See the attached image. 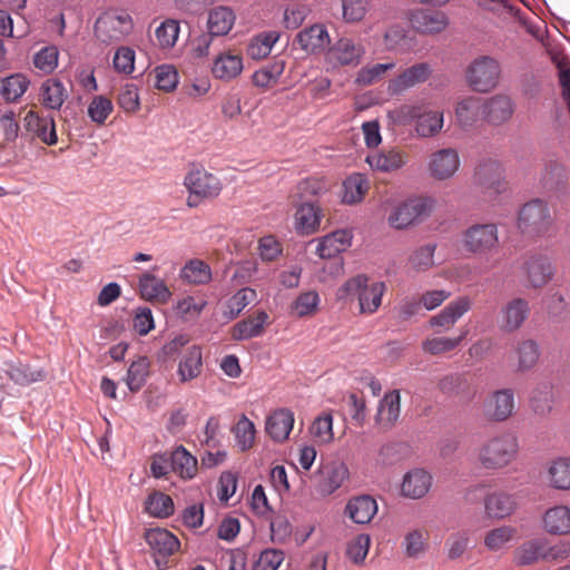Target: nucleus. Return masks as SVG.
<instances>
[{
    "label": "nucleus",
    "mask_w": 570,
    "mask_h": 570,
    "mask_svg": "<svg viewBox=\"0 0 570 570\" xmlns=\"http://www.w3.org/2000/svg\"><path fill=\"white\" fill-rule=\"evenodd\" d=\"M386 291L384 282L370 281L365 275H357L347 279L338 289L340 298L356 296L362 314H374L382 304Z\"/></svg>",
    "instance_id": "5"
},
{
    "label": "nucleus",
    "mask_w": 570,
    "mask_h": 570,
    "mask_svg": "<svg viewBox=\"0 0 570 570\" xmlns=\"http://www.w3.org/2000/svg\"><path fill=\"white\" fill-rule=\"evenodd\" d=\"M519 371L531 370L539 360V346L533 340H524L518 343L514 350Z\"/></svg>",
    "instance_id": "54"
},
{
    "label": "nucleus",
    "mask_w": 570,
    "mask_h": 570,
    "mask_svg": "<svg viewBox=\"0 0 570 570\" xmlns=\"http://www.w3.org/2000/svg\"><path fill=\"white\" fill-rule=\"evenodd\" d=\"M469 331L462 330L461 334L455 337L450 336H429L422 341V351L430 355H441L454 351L460 346L462 341L466 337Z\"/></svg>",
    "instance_id": "39"
},
{
    "label": "nucleus",
    "mask_w": 570,
    "mask_h": 570,
    "mask_svg": "<svg viewBox=\"0 0 570 570\" xmlns=\"http://www.w3.org/2000/svg\"><path fill=\"white\" fill-rule=\"evenodd\" d=\"M370 188L367 178L362 174H353L343 181L342 202L348 205L360 203Z\"/></svg>",
    "instance_id": "49"
},
{
    "label": "nucleus",
    "mask_w": 570,
    "mask_h": 570,
    "mask_svg": "<svg viewBox=\"0 0 570 570\" xmlns=\"http://www.w3.org/2000/svg\"><path fill=\"white\" fill-rule=\"evenodd\" d=\"M41 100L47 109L59 110L63 105L67 92L61 80L49 78L41 85Z\"/></svg>",
    "instance_id": "45"
},
{
    "label": "nucleus",
    "mask_w": 570,
    "mask_h": 570,
    "mask_svg": "<svg viewBox=\"0 0 570 570\" xmlns=\"http://www.w3.org/2000/svg\"><path fill=\"white\" fill-rule=\"evenodd\" d=\"M4 374L16 385L28 386L37 382H42L47 373L43 368H32L30 364L19 360L3 361L0 366V375Z\"/></svg>",
    "instance_id": "18"
},
{
    "label": "nucleus",
    "mask_w": 570,
    "mask_h": 570,
    "mask_svg": "<svg viewBox=\"0 0 570 570\" xmlns=\"http://www.w3.org/2000/svg\"><path fill=\"white\" fill-rule=\"evenodd\" d=\"M174 509L173 499L163 492L155 491L145 501V511L155 518H167Z\"/></svg>",
    "instance_id": "53"
},
{
    "label": "nucleus",
    "mask_w": 570,
    "mask_h": 570,
    "mask_svg": "<svg viewBox=\"0 0 570 570\" xmlns=\"http://www.w3.org/2000/svg\"><path fill=\"white\" fill-rule=\"evenodd\" d=\"M178 446H174L170 453H157L153 456L150 471L154 478L160 479L169 471L176 470V454Z\"/></svg>",
    "instance_id": "64"
},
{
    "label": "nucleus",
    "mask_w": 570,
    "mask_h": 570,
    "mask_svg": "<svg viewBox=\"0 0 570 570\" xmlns=\"http://www.w3.org/2000/svg\"><path fill=\"white\" fill-rule=\"evenodd\" d=\"M549 487L558 491H570V458H558L547 469Z\"/></svg>",
    "instance_id": "37"
},
{
    "label": "nucleus",
    "mask_w": 570,
    "mask_h": 570,
    "mask_svg": "<svg viewBox=\"0 0 570 570\" xmlns=\"http://www.w3.org/2000/svg\"><path fill=\"white\" fill-rule=\"evenodd\" d=\"M30 86L29 78L23 73H13L2 79L0 95L7 102H16Z\"/></svg>",
    "instance_id": "50"
},
{
    "label": "nucleus",
    "mask_w": 570,
    "mask_h": 570,
    "mask_svg": "<svg viewBox=\"0 0 570 570\" xmlns=\"http://www.w3.org/2000/svg\"><path fill=\"white\" fill-rule=\"evenodd\" d=\"M371 546V538L368 534H358L351 540L346 548V556L352 563L361 566L364 563Z\"/></svg>",
    "instance_id": "63"
},
{
    "label": "nucleus",
    "mask_w": 570,
    "mask_h": 570,
    "mask_svg": "<svg viewBox=\"0 0 570 570\" xmlns=\"http://www.w3.org/2000/svg\"><path fill=\"white\" fill-rule=\"evenodd\" d=\"M456 119L462 127L474 126L480 118H483V99L469 96L460 100L455 108Z\"/></svg>",
    "instance_id": "35"
},
{
    "label": "nucleus",
    "mask_w": 570,
    "mask_h": 570,
    "mask_svg": "<svg viewBox=\"0 0 570 570\" xmlns=\"http://www.w3.org/2000/svg\"><path fill=\"white\" fill-rule=\"evenodd\" d=\"M184 185L189 193L186 204L190 208L217 197L222 190L219 178L202 168L189 171L184 179Z\"/></svg>",
    "instance_id": "7"
},
{
    "label": "nucleus",
    "mask_w": 570,
    "mask_h": 570,
    "mask_svg": "<svg viewBox=\"0 0 570 570\" xmlns=\"http://www.w3.org/2000/svg\"><path fill=\"white\" fill-rule=\"evenodd\" d=\"M513 560L519 566H530L544 560V540L531 539L524 541L513 552Z\"/></svg>",
    "instance_id": "46"
},
{
    "label": "nucleus",
    "mask_w": 570,
    "mask_h": 570,
    "mask_svg": "<svg viewBox=\"0 0 570 570\" xmlns=\"http://www.w3.org/2000/svg\"><path fill=\"white\" fill-rule=\"evenodd\" d=\"M533 118L535 138L541 149L552 150L564 147L570 138V118L558 99L542 102Z\"/></svg>",
    "instance_id": "1"
},
{
    "label": "nucleus",
    "mask_w": 570,
    "mask_h": 570,
    "mask_svg": "<svg viewBox=\"0 0 570 570\" xmlns=\"http://www.w3.org/2000/svg\"><path fill=\"white\" fill-rule=\"evenodd\" d=\"M530 313L528 301L514 298L510 301L502 309V326L507 331H515L524 323Z\"/></svg>",
    "instance_id": "38"
},
{
    "label": "nucleus",
    "mask_w": 570,
    "mask_h": 570,
    "mask_svg": "<svg viewBox=\"0 0 570 570\" xmlns=\"http://www.w3.org/2000/svg\"><path fill=\"white\" fill-rule=\"evenodd\" d=\"M541 525L544 532L551 535L570 534V507L556 504L548 508L542 513Z\"/></svg>",
    "instance_id": "24"
},
{
    "label": "nucleus",
    "mask_w": 570,
    "mask_h": 570,
    "mask_svg": "<svg viewBox=\"0 0 570 570\" xmlns=\"http://www.w3.org/2000/svg\"><path fill=\"white\" fill-rule=\"evenodd\" d=\"M59 50L56 46H46L33 56V65L45 75H50L58 67Z\"/></svg>",
    "instance_id": "61"
},
{
    "label": "nucleus",
    "mask_w": 570,
    "mask_h": 570,
    "mask_svg": "<svg viewBox=\"0 0 570 570\" xmlns=\"http://www.w3.org/2000/svg\"><path fill=\"white\" fill-rule=\"evenodd\" d=\"M132 30L131 17L122 14H105L95 23V35L104 43L121 41Z\"/></svg>",
    "instance_id": "12"
},
{
    "label": "nucleus",
    "mask_w": 570,
    "mask_h": 570,
    "mask_svg": "<svg viewBox=\"0 0 570 570\" xmlns=\"http://www.w3.org/2000/svg\"><path fill=\"white\" fill-rule=\"evenodd\" d=\"M365 52L361 40L343 36L328 47L325 61L332 68L356 67L363 60Z\"/></svg>",
    "instance_id": "10"
},
{
    "label": "nucleus",
    "mask_w": 570,
    "mask_h": 570,
    "mask_svg": "<svg viewBox=\"0 0 570 570\" xmlns=\"http://www.w3.org/2000/svg\"><path fill=\"white\" fill-rule=\"evenodd\" d=\"M269 316L265 311H258L247 318L236 323L232 328V338L236 341L258 337L265 332Z\"/></svg>",
    "instance_id": "28"
},
{
    "label": "nucleus",
    "mask_w": 570,
    "mask_h": 570,
    "mask_svg": "<svg viewBox=\"0 0 570 570\" xmlns=\"http://www.w3.org/2000/svg\"><path fill=\"white\" fill-rule=\"evenodd\" d=\"M390 116L400 126H407L415 121V134L420 138L439 135L444 124L443 111L431 108L426 102L402 105L391 111Z\"/></svg>",
    "instance_id": "2"
},
{
    "label": "nucleus",
    "mask_w": 570,
    "mask_h": 570,
    "mask_svg": "<svg viewBox=\"0 0 570 570\" xmlns=\"http://www.w3.org/2000/svg\"><path fill=\"white\" fill-rule=\"evenodd\" d=\"M519 443L511 433H502L487 440L479 449L478 460L485 470H501L518 455Z\"/></svg>",
    "instance_id": "6"
},
{
    "label": "nucleus",
    "mask_w": 570,
    "mask_h": 570,
    "mask_svg": "<svg viewBox=\"0 0 570 570\" xmlns=\"http://www.w3.org/2000/svg\"><path fill=\"white\" fill-rule=\"evenodd\" d=\"M484 514L491 520H504L512 515L518 503L515 497L505 491H493L483 499Z\"/></svg>",
    "instance_id": "23"
},
{
    "label": "nucleus",
    "mask_w": 570,
    "mask_h": 570,
    "mask_svg": "<svg viewBox=\"0 0 570 570\" xmlns=\"http://www.w3.org/2000/svg\"><path fill=\"white\" fill-rule=\"evenodd\" d=\"M433 208V200L428 197L409 198L395 206L387 217L391 227L404 229L428 217Z\"/></svg>",
    "instance_id": "9"
},
{
    "label": "nucleus",
    "mask_w": 570,
    "mask_h": 570,
    "mask_svg": "<svg viewBox=\"0 0 570 570\" xmlns=\"http://www.w3.org/2000/svg\"><path fill=\"white\" fill-rule=\"evenodd\" d=\"M352 234L348 230L340 229L315 239V253L323 259L333 258L351 246ZM314 243V240L312 242Z\"/></svg>",
    "instance_id": "27"
},
{
    "label": "nucleus",
    "mask_w": 570,
    "mask_h": 570,
    "mask_svg": "<svg viewBox=\"0 0 570 570\" xmlns=\"http://www.w3.org/2000/svg\"><path fill=\"white\" fill-rule=\"evenodd\" d=\"M324 217L323 209L312 202H301L294 214V227L299 235L309 236L317 233Z\"/></svg>",
    "instance_id": "22"
},
{
    "label": "nucleus",
    "mask_w": 570,
    "mask_h": 570,
    "mask_svg": "<svg viewBox=\"0 0 570 570\" xmlns=\"http://www.w3.org/2000/svg\"><path fill=\"white\" fill-rule=\"evenodd\" d=\"M203 368L202 350L198 346L186 348L180 362V382L197 377Z\"/></svg>",
    "instance_id": "52"
},
{
    "label": "nucleus",
    "mask_w": 570,
    "mask_h": 570,
    "mask_svg": "<svg viewBox=\"0 0 570 570\" xmlns=\"http://www.w3.org/2000/svg\"><path fill=\"white\" fill-rule=\"evenodd\" d=\"M235 22V14L226 7L215 8L209 12L207 26L208 33L213 37L225 36Z\"/></svg>",
    "instance_id": "48"
},
{
    "label": "nucleus",
    "mask_w": 570,
    "mask_h": 570,
    "mask_svg": "<svg viewBox=\"0 0 570 570\" xmlns=\"http://www.w3.org/2000/svg\"><path fill=\"white\" fill-rule=\"evenodd\" d=\"M473 179L481 191L489 197H494L505 189L502 167L495 160L481 161L475 167Z\"/></svg>",
    "instance_id": "13"
},
{
    "label": "nucleus",
    "mask_w": 570,
    "mask_h": 570,
    "mask_svg": "<svg viewBox=\"0 0 570 570\" xmlns=\"http://www.w3.org/2000/svg\"><path fill=\"white\" fill-rule=\"evenodd\" d=\"M539 185L567 213L570 205V168L557 155L542 160L539 171Z\"/></svg>",
    "instance_id": "4"
},
{
    "label": "nucleus",
    "mask_w": 570,
    "mask_h": 570,
    "mask_svg": "<svg viewBox=\"0 0 570 570\" xmlns=\"http://www.w3.org/2000/svg\"><path fill=\"white\" fill-rule=\"evenodd\" d=\"M550 60L558 70L561 97L570 112V59L560 50L549 51Z\"/></svg>",
    "instance_id": "40"
},
{
    "label": "nucleus",
    "mask_w": 570,
    "mask_h": 570,
    "mask_svg": "<svg viewBox=\"0 0 570 570\" xmlns=\"http://www.w3.org/2000/svg\"><path fill=\"white\" fill-rule=\"evenodd\" d=\"M461 165L460 156L454 148L439 149L430 155L428 170L435 180L452 178Z\"/></svg>",
    "instance_id": "15"
},
{
    "label": "nucleus",
    "mask_w": 570,
    "mask_h": 570,
    "mask_svg": "<svg viewBox=\"0 0 570 570\" xmlns=\"http://www.w3.org/2000/svg\"><path fill=\"white\" fill-rule=\"evenodd\" d=\"M150 373V362L147 356L132 361L127 370L125 382L132 393L139 392L146 384Z\"/></svg>",
    "instance_id": "44"
},
{
    "label": "nucleus",
    "mask_w": 570,
    "mask_h": 570,
    "mask_svg": "<svg viewBox=\"0 0 570 570\" xmlns=\"http://www.w3.org/2000/svg\"><path fill=\"white\" fill-rule=\"evenodd\" d=\"M515 102L508 94H495L483 99V119L490 125L500 126L514 115Z\"/></svg>",
    "instance_id": "17"
},
{
    "label": "nucleus",
    "mask_w": 570,
    "mask_h": 570,
    "mask_svg": "<svg viewBox=\"0 0 570 570\" xmlns=\"http://www.w3.org/2000/svg\"><path fill=\"white\" fill-rule=\"evenodd\" d=\"M409 154L397 147L383 149L366 157V161L372 169L383 173H391L403 168L409 163Z\"/></svg>",
    "instance_id": "25"
},
{
    "label": "nucleus",
    "mask_w": 570,
    "mask_h": 570,
    "mask_svg": "<svg viewBox=\"0 0 570 570\" xmlns=\"http://www.w3.org/2000/svg\"><path fill=\"white\" fill-rule=\"evenodd\" d=\"M296 190L302 202H309V198L325 194L328 190V184L323 178L309 177L301 180Z\"/></svg>",
    "instance_id": "60"
},
{
    "label": "nucleus",
    "mask_w": 570,
    "mask_h": 570,
    "mask_svg": "<svg viewBox=\"0 0 570 570\" xmlns=\"http://www.w3.org/2000/svg\"><path fill=\"white\" fill-rule=\"evenodd\" d=\"M432 75V68L426 62L415 63L403 70L397 77L390 80L389 94L401 95L410 88L425 82Z\"/></svg>",
    "instance_id": "19"
},
{
    "label": "nucleus",
    "mask_w": 570,
    "mask_h": 570,
    "mask_svg": "<svg viewBox=\"0 0 570 570\" xmlns=\"http://www.w3.org/2000/svg\"><path fill=\"white\" fill-rule=\"evenodd\" d=\"M524 272L528 285L531 288L539 289L543 288L554 278L557 266L549 256L535 254L525 262Z\"/></svg>",
    "instance_id": "14"
},
{
    "label": "nucleus",
    "mask_w": 570,
    "mask_h": 570,
    "mask_svg": "<svg viewBox=\"0 0 570 570\" xmlns=\"http://www.w3.org/2000/svg\"><path fill=\"white\" fill-rule=\"evenodd\" d=\"M432 476L423 469H413L409 471L401 485V492L410 499H421L431 489Z\"/></svg>",
    "instance_id": "30"
},
{
    "label": "nucleus",
    "mask_w": 570,
    "mask_h": 570,
    "mask_svg": "<svg viewBox=\"0 0 570 570\" xmlns=\"http://www.w3.org/2000/svg\"><path fill=\"white\" fill-rule=\"evenodd\" d=\"M413 28L422 33H436L445 29L448 19L442 12L419 10L411 18Z\"/></svg>",
    "instance_id": "36"
},
{
    "label": "nucleus",
    "mask_w": 570,
    "mask_h": 570,
    "mask_svg": "<svg viewBox=\"0 0 570 570\" xmlns=\"http://www.w3.org/2000/svg\"><path fill=\"white\" fill-rule=\"evenodd\" d=\"M514 393L510 389H502L491 393L483 403V415L492 422H503L514 411Z\"/></svg>",
    "instance_id": "16"
},
{
    "label": "nucleus",
    "mask_w": 570,
    "mask_h": 570,
    "mask_svg": "<svg viewBox=\"0 0 570 570\" xmlns=\"http://www.w3.org/2000/svg\"><path fill=\"white\" fill-rule=\"evenodd\" d=\"M309 432L318 444L331 443L334 439L332 414L326 412L317 416L314 420Z\"/></svg>",
    "instance_id": "58"
},
{
    "label": "nucleus",
    "mask_w": 570,
    "mask_h": 570,
    "mask_svg": "<svg viewBox=\"0 0 570 570\" xmlns=\"http://www.w3.org/2000/svg\"><path fill=\"white\" fill-rule=\"evenodd\" d=\"M284 71L283 62H275L255 71L252 80L256 87L267 89L273 87Z\"/></svg>",
    "instance_id": "62"
},
{
    "label": "nucleus",
    "mask_w": 570,
    "mask_h": 570,
    "mask_svg": "<svg viewBox=\"0 0 570 570\" xmlns=\"http://www.w3.org/2000/svg\"><path fill=\"white\" fill-rule=\"evenodd\" d=\"M243 68L242 56L227 51L218 55L214 59L212 72L217 79L230 81L242 73Z\"/></svg>",
    "instance_id": "31"
},
{
    "label": "nucleus",
    "mask_w": 570,
    "mask_h": 570,
    "mask_svg": "<svg viewBox=\"0 0 570 570\" xmlns=\"http://www.w3.org/2000/svg\"><path fill=\"white\" fill-rule=\"evenodd\" d=\"M518 228L535 238L549 239L558 234L556 218L544 198H532L521 206L517 219Z\"/></svg>",
    "instance_id": "3"
},
{
    "label": "nucleus",
    "mask_w": 570,
    "mask_h": 570,
    "mask_svg": "<svg viewBox=\"0 0 570 570\" xmlns=\"http://www.w3.org/2000/svg\"><path fill=\"white\" fill-rule=\"evenodd\" d=\"M439 389L446 394L472 397L474 395L469 375L465 373H451L440 379Z\"/></svg>",
    "instance_id": "47"
},
{
    "label": "nucleus",
    "mask_w": 570,
    "mask_h": 570,
    "mask_svg": "<svg viewBox=\"0 0 570 570\" xmlns=\"http://www.w3.org/2000/svg\"><path fill=\"white\" fill-rule=\"evenodd\" d=\"M517 535L518 530L515 527L502 524L485 532L483 544L489 551L498 552L513 542Z\"/></svg>",
    "instance_id": "42"
},
{
    "label": "nucleus",
    "mask_w": 570,
    "mask_h": 570,
    "mask_svg": "<svg viewBox=\"0 0 570 570\" xmlns=\"http://www.w3.org/2000/svg\"><path fill=\"white\" fill-rule=\"evenodd\" d=\"M146 541L154 551L158 568L163 570L168 557L178 548V539L168 530L157 528L146 532Z\"/></svg>",
    "instance_id": "21"
},
{
    "label": "nucleus",
    "mask_w": 570,
    "mask_h": 570,
    "mask_svg": "<svg viewBox=\"0 0 570 570\" xmlns=\"http://www.w3.org/2000/svg\"><path fill=\"white\" fill-rule=\"evenodd\" d=\"M294 425V413L288 409H281L268 416L266 432L276 442L288 439Z\"/></svg>",
    "instance_id": "33"
},
{
    "label": "nucleus",
    "mask_w": 570,
    "mask_h": 570,
    "mask_svg": "<svg viewBox=\"0 0 570 570\" xmlns=\"http://www.w3.org/2000/svg\"><path fill=\"white\" fill-rule=\"evenodd\" d=\"M206 305L207 301L202 293L180 298V321H196Z\"/></svg>",
    "instance_id": "57"
},
{
    "label": "nucleus",
    "mask_w": 570,
    "mask_h": 570,
    "mask_svg": "<svg viewBox=\"0 0 570 570\" xmlns=\"http://www.w3.org/2000/svg\"><path fill=\"white\" fill-rule=\"evenodd\" d=\"M401 412V395L397 390H393L381 400L376 423L384 430L391 429L397 421Z\"/></svg>",
    "instance_id": "32"
},
{
    "label": "nucleus",
    "mask_w": 570,
    "mask_h": 570,
    "mask_svg": "<svg viewBox=\"0 0 570 570\" xmlns=\"http://www.w3.org/2000/svg\"><path fill=\"white\" fill-rule=\"evenodd\" d=\"M498 243V227L494 224H474L462 236L464 249L475 255L490 253Z\"/></svg>",
    "instance_id": "11"
},
{
    "label": "nucleus",
    "mask_w": 570,
    "mask_h": 570,
    "mask_svg": "<svg viewBox=\"0 0 570 570\" xmlns=\"http://www.w3.org/2000/svg\"><path fill=\"white\" fill-rule=\"evenodd\" d=\"M256 298V292L245 287L235 293L227 302L225 315L228 320L236 318L240 312Z\"/></svg>",
    "instance_id": "59"
},
{
    "label": "nucleus",
    "mask_w": 570,
    "mask_h": 570,
    "mask_svg": "<svg viewBox=\"0 0 570 570\" xmlns=\"http://www.w3.org/2000/svg\"><path fill=\"white\" fill-rule=\"evenodd\" d=\"M232 432L240 451H247L253 448L256 430L254 423L245 414L233 426Z\"/></svg>",
    "instance_id": "56"
},
{
    "label": "nucleus",
    "mask_w": 570,
    "mask_h": 570,
    "mask_svg": "<svg viewBox=\"0 0 570 570\" xmlns=\"http://www.w3.org/2000/svg\"><path fill=\"white\" fill-rule=\"evenodd\" d=\"M501 67L497 59L489 56L475 58L466 69L469 86L479 92H489L499 83Z\"/></svg>",
    "instance_id": "8"
},
{
    "label": "nucleus",
    "mask_w": 570,
    "mask_h": 570,
    "mask_svg": "<svg viewBox=\"0 0 570 570\" xmlns=\"http://www.w3.org/2000/svg\"><path fill=\"white\" fill-rule=\"evenodd\" d=\"M348 469L345 463L334 461L325 468L324 479L320 484V491L324 495L333 494L348 479Z\"/></svg>",
    "instance_id": "41"
},
{
    "label": "nucleus",
    "mask_w": 570,
    "mask_h": 570,
    "mask_svg": "<svg viewBox=\"0 0 570 570\" xmlns=\"http://www.w3.org/2000/svg\"><path fill=\"white\" fill-rule=\"evenodd\" d=\"M472 299L469 296H459L451 301L443 309L429 320L431 327L450 331L456 322L472 308Z\"/></svg>",
    "instance_id": "20"
},
{
    "label": "nucleus",
    "mask_w": 570,
    "mask_h": 570,
    "mask_svg": "<svg viewBox=\"0 0 570 570\" xmlns=\"http://www.w3.org/2000/svg\"><path fill=\"white\" fill-rule=\"evenodd\" d=\"M279 39L277 31H267L259 33L249 42L247 55L253 59H262L268 56L273 46Z\"/></svg>",
    "instance_id": "55"
},
{
    "label": "nucleus",
    "mask_w": 570,
    "mask_h": 570,
    "mask_svg": "<svg viewBox=\"0 0 570 570\" xmlns=\"http://www.w3.org/2000/svg\"><path fill=\"white\" fill-rule=\"evenodd\" d=\"M345 512L358 524L368 523L377 512L376 501L370 495H361L351 499L345 508Z\"/></svg>",
    "instance_id": "34"
},
{
    "label": "nucleus",
    "mask_w": 570,
    "mask_h": 570,
    "mask_svg": "<svg viewBox=\"0 0 570 570\" xmlns=\"http://www.w3.org/2000/svg\"><path fill=\"white\" fill-rule=\"evenodd\" d=\"M436 245L426 244L415 248L407 257L406 267L414 273H424L434 266Z\"/></svg>",
    "instance_id": "51"
},
{
    "label": "nucleus",
    "mask_w": 570,
    "mask_h": 570,
    "mask_svg": "<svg viewBox=\"0 0 570 570\" xmlns=\"http://www.w3.org/2000/svg\"><path fill=\"white\" fill-rule=\"evenodd\" d=\"M296 41L305 52L316 53L328 46L330 35L325 26L316 23L299 31Z\"/></svg>",
    "instance_id": "29"
},
{
    "label": "nucleus",
    "mask_w": 570,
    "mask_h": 570,
    "mask_svg": "<svg viewBox=\"0 0 570 570\" xmlns=\"http://www.w3.org/2000/svg\"><path fill=\"white\" fill-rule=\"evenodd\" d=\"M210 266L199 258H193L180 268V281L191 285H206L212 281Z\"/></svg>",
    "instance_id": "43"
},
{
    "label": "nucleus",
    "mask_w": 570,
    "mask_h": 570,
    "mask_svg": "<svg viewBox=\"0 0 570 570\" xmlns=\"http://www.w3.org/2000/svg\"><path fill=\"white\" fill-rule=\"evenodd\" d=\"M157 269L158 267L154 266L151 272H146L139 276V294L145 301L166 303L170 297V291L165 282L153 273Z\"/></svg>",
    "instance_id": "26"
}]
</instances>
